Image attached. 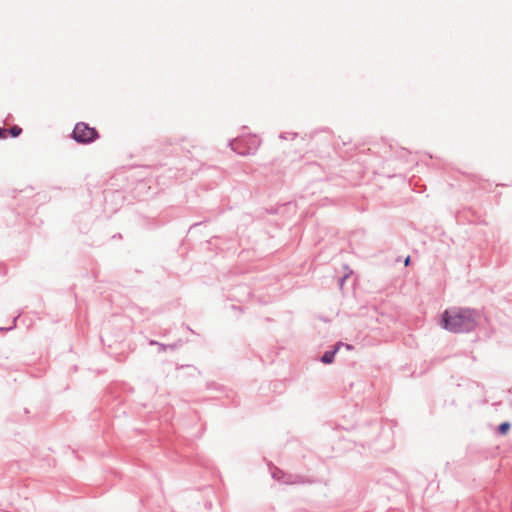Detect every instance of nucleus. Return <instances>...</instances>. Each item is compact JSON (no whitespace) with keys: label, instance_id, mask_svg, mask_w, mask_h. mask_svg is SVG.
I'll return each mask as SVG.
<instances>
[{"label":"nucleus","instance_id":"f257e3e1","mask_svg":"<svg viewBox=\"0 0 512 512\" xmlns=\"http://www.w3.org/2000/svg\"><path fill=\"white\" fill-rule=\"evenodd\" d=\"M443 327L453 333L468 332L477 325V314L474 310L453 307L442 315Z\"/></svg>","mask_w":512,"mask_h":512},{"label":"nucleus","instance_id":"f03ea898","mask_svg":"<svg viewBox=\"0 0 512 512\" xmlns=\"http://www.w3.org/2000/svg\"><path fill=\"white\" fill-rule=\"evenodd\" d=\"M72 136L79 143H90L98 137V133L95 128L79 122L75 125Z\"/></svg>","mask_w":512,"mask_h":512},{"label":"nucleus","instance_id":"7ed1b4c3","mask_svg":"<svg viewBox=\"0 0 512 512\" xmlns=\"http://www.w3.org/2000/svg\"><path fill=\"white\" fill-rule=\"evenodd\" d=\"M339 347H340V344H338L335 349L333 351H327L324 353V355L322 356L321 360L323 363L325 364H330L333 362L334 360V356L335 354L337 353V351L339 350Z\"/></svg>","mask_w":512,"mask_h":512},{"label":"nucleus","instance_id":"20e7f679","mask_svg":"<svg viewBox=\"0 0 512 512\" xmlns=\"http://www.w3.org/2000/svg\"><path fill=\"white\" fill-rule=\"evenodd\" d=\"M498 430L501 435H506L508 433V431L510 430V423L503 422L502 424H500Z\"/></svg>","mask_w":512,"mask_h":512},{"label":"nucleus","instance_id":"39448f33","mask_svg":"<svg viewBox=\"0 0 512 512\" xmlns=\"http://www.w3.org/2000/svg\"><path fill=\"white\" fill-rule=\"evenodd\" d=\"M8 132L12 137H17L21 134L22 129L18 126H13Z\"/></svg>","mask_w":512,"mask_h":512},{"label":"nucleus","instance_id":"423d86ee","mask_svg":"<svg viewBox=\"0 0 512 512\" xmlns=\"http://www.w3.org/2000/svg\"><path fill=\"white\" fill-rule=\"evenodd\" d=\"M6 130L3 129V128H0V138H5L6 137Z\"/></svg>","mask_w":512,"mask_h":512},{"label":"nucleus","instance_id":"0eeeda50","mask_svg":"<svg viewBox=\"0 0 512 512\" xmlns=\"http://www.w3.org/2000/svg\"><path fill=\"white\" fill-rule=\"evenodd\" d=\"M410 263V257L408 256L406 259H405V265L408 266Z\"/></svg>","mask_w":512,"mask_h":512}]
</instances>
